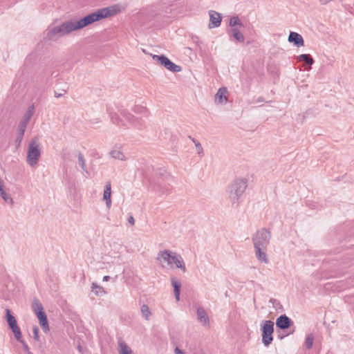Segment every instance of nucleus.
<instances>
[{
	"mask_svg": "<svg viewBox=\"0 0 354 354\" xmlns=\"http://www.w3.org/2000/svg\"><path fill=\"white\" fill-rule=\"evenodd\" d=\"M85 27L86 26L84 17L79 19H72L60 24L49 26L46 31V37L48 40L55 41L73 31L81 30Z\"/></svg>",
	"mask_w": 354,
	"mask_h": 354,
	"instance_id": "f257e3e1",
	"label": "nucleus"
},
{
	"mask_svg": "<svg viewBox=\"0 0 354 354\" xmlns=\"http://www.w3.org/2000/svg\"><path fill=\"white\" fill-rule=\"evenodd\" d=\"M248 187L247 178L239 176L233 179L227 185L225 194L232 207H237Z\"/></svg>",
	"mask_w": 354,
	"mask_h": 354,
	"instance_id": "f03ea898",
	"label": "nucleus"
},
{
	"mask_svg": "<svg viewBox=\"0 0 354 354\" xmlns=\"http://www.w3.org/2000/svg\"><path fill=\"white\" fill-rule=\"evenodd\" d=\"M157 260L163 268L170 270L178 269L183 273L187 272L183 257L176 251L165 249L158 252Z\"/></svg>",
	"mask_w": 354,
	"mask_h": 354,
	"instance_id": "7ed1b4c3",
	"label": "nucleus"
},
{
	"mask_svg": "<svg viewBox=\"0 0 354 354\" xmlns=\"http://www.w3.org/2000/svg\"><path fill=\"white\" fill-rule=\"evenodd\" d=\"M126 10V6L117 3L97 10L84 17L86 26H88L96 21L115 17Z\"/></svg>",
	"mask_w": 354,
	"mask_h": 354,
	"instance_id": "20e7f679",
	"label": "nucleus"
},
{
	"mask_svg": "<svg viewBox=\"0 0 354 354\" xmlns=\"http://www.w3.org/2000/svg\"><path fill=\"white\" fill-rule=\"evenodd\" d=\"M126 10V6L117 3L97 10L84 17L86 26H88L96 21L115 17Z\"/></svg>",
	"mask_w": 354,
	"mask_h": 354,
	"instance_id": "39448f33",
	"label": "nucleus"
},
{
	"mask_svg": "<svg viewBox=\"0 0 354 354\" xmlns=\"http://www.w3.org/2000/svg\"><path fill=\"white\" fill-rule=\"evenodd\" d=\"M41 155V146L38 138L31 139L26 152V162L31 168H36Z\"/></svg>",
	"mask_w": 354,
	"mask_h": 354,
	"instance_id": "423d86ee",
	"label": "nucleus"
},
{
	"mask_svg": "<svg viewBox=\"0 0 354 354\" xmlns=\"http://www.w3.org/2000/svg\"><path fill=\"white\" fill-rule=\"evenodd\" d=\"M148 115V110L145 106L138 105L133 107L132 113L125 115L126 119L135 127L142 126V118Z\"/></svg>",
	"mask_w": 354,
	"mask_h": 354,
	"instance_id": "0eeeda50",
	"label": "nucleus"
},
{
	"mask_svg": "<svg viewBox=\"0 0 354 354\" xmlns=\"http://www.w3.org/2000/svg\"><path fill=\"white\" fill-rule=\"evenodd\" d=\"M230 33L234 39L239 43H243L245 37L242 32V29L244 28L243 23L238 16H233L230 18L229 21Z\"/></svg>",
	"mask_w": 354,
	"mask_h": 354,
	"instance_id": "6e6552de",
	"label": "nucleus"
},
{
	"mask_svg": "<svg viewBox=\"0 0 354 354\" xmlns=\"http://www.w3.org/2000/svg\"><path fill=\"white\" fill-rule=\"evenodd\" d=\"M270 237V232L266 229L257 231L252 238L254 248H268Z\"/></svg>",
	"mask_w": 354,
	"mask_h": 354,
	"instance_id": "1a4fd4ad",
	"label": "nucleus"
},
{
	"mask_svg": "<svg viewBox=\"0 0 354 354\" xmlns=\"http://www.w3.org/2000/svg\"><path fill=\"white\" fill-rule=\"evenodd\" d=\"M261 330L262 342L268 347L273 340L274 323L270 320L263 322Z\"/></svg>",
	"mask_w": 354,
	"mask_h": 354,
	"instance_id": "9d476101",
	"label": "nucleus"
},
{
	"mask_svg": "<svg viewBox=\"0 0 354 354\" xmlns=\"http://www.w3.org/2000/svg\"><path fill=\"white\" fill-rule=\"evenodd\" d=\"M153 60L157 63L163 66L168 71L177 73L181 71V67L178 65H176L174 62H172L168 57L165 56L164 55H152Z\"/></svg>",
	"mask_w": 354,
	"mask_h": 354,
	"instance_id": "9b49d317",
	"label": "nucleus"
},
{
	"mask_svg": "<svg viewBox=\"0 0 354 354\" xmlns=\"http://www.w3.org/2000/svg\"><path fill=\"white\" fill-rule=\"evenodd\" d=\"M6 319L9 327L14 333L16 339L17 341H21V332L20 328L18 326L16 319L11 314L10 310L9 309L6 310Z\"/></svg>",
	"mask_w": 354,
	"mask_h": 354,
	"instance_id": "f8f14e48",
	"label": "nucleus"
},
{
	"mask_svg": "<svg viewBox=\"0 0 354 354\" xmlns=\"http://www.w3.org/2000/svg\"><path fill=\"white\" fill-rule=\"evenodd\" d=\"M109 156L115 160L125 162L128 160L129 158L124 153L123 146L118 144L111 148L109 151Z\"/></svg>",
	"mask_w": 354,
	"mask_h": 354,
	"instance_id": "ddd939ff",
	"label": "nucleus"
},
{
	"mask_svg": "<svg viewBox=\"0 0 354 354\" xmlns=\"http://www.w3.org/2000/svg\"><path fill=\"white\" fill-rule=\"evenodd\" d=\"M229 98V91L226 87L220 88L214 95V102L217 105H225Z\"/></svg>",
	"mask_w": 354,
	"mask_h": 354,
	"instance_id": "4468645a",
	"label": "nucleus"
},
{
	"mask_svg": "<svg viewBox=\"0 0 354 354\" xmlns=\"http://www.w3.org/2000/svg\"><path fill=\"white\" fill-rule=\"evenodd\" d=\"M208 13L209 17V28L211 29L219 27L222 21L221 14L214 10H209Z\"/></svg>",
	"mask_w": 354,
	"mask_h": 354,
	"instance_id": "2eb2a0df",
	"label": "nucleus"
},
{
	"mask_svg": "<svg viewBox=\"0 0 354 354\" xmlns=\"http://www.w3.org/2000/svg\"><path fill=\"white\" fill-rule=\"evenodd\" d=\"M288 41L290 44H292L296 47H302L304 46V40L302 36L296 32H290L289 36L288 37Z\"/></svg>",
	"mask_w": 354,
	"mask_h": 354,
	"instance_id": "dca6fc26",
	"label": "nucleus"
},
{
	"mask_svg": "<svg viewBox=\"0 0 354 354\" xmlns=\"http://www.w3.org/2000/svg\"><path fill=\"white\" fill-rule=\"evenodd\" d=\"M255 256L257 260L264 264L269 263V259L267 254L268 248H254Z\"/></svg>",
	"mask_w": 354,
	"mask_h": 354,
	"instance_id": "f3484780",
	"label": "nucleus"
},
{
	"mask_svg": "<svg viewBox=\"0 0 354 354\" xmlns=\"http://www.w3.org/2000/svg\"><path fill=\"white\" fill-rule=\"evenodd\" d=\"M102 200L105 202L106 208L110 209L112 205L111 185L110 183H107L104 187Z\"/></svg>",
	"mask_w": 354,
	"mask_h": 354,
	"instance_id": "a211bd4d",
	"label": "nucleus"
},
{
	"mask_svg": "<svg viewBox=\"0 0 354 354\" xmlns=\"http://www.w3.org/2000/svg\"><path fill=\"white\" fill-rule=\"evenodd\" d=\"M198 322L204 326H209V317L203 308L198 307L196 310Z\"/></svg>",
	"mask_w": 354,
	"mask_h": 354,
	"instance_id": "6ab92c4d",
	"label": "nucleus"
},
{
	"mask_svg": "<svg viewBox=\"0 0 354 354\" xmlns=\"http://www.w3.org/2000/svg\"><path fill=\"white\" fill-rule=\"evenodd\" d=\"M297 59L299 62H304L305 64L304 65V69L306 71H310L311 69V66L314 63V60L313 57L309 54H301L297 57Z\"/></svg>",
	"mask_w": 354,
	"mask_h": 354,
	"instance_id": "aec40b11",
	"label": "nucleus"
},
{
	"mask_svg": "<svg viewBox=\"0 0 354 354\" xmlns=\"http://www.w3.org/2000/svg\"><path fill=\"white\" fill-rule=\"evenodd\" d=\"M37 319H39V322L40 326H41L44 333H48L50 330L49 325L47 320V317L46 313L44 311L42 313L35 314Z\"/></svg>",
	"mask_w": 354,
	"mask_h": 354,
	"instance_id": "412c9836",
	"label": "nucleus"
},
{
	"mask_svg": "<svg viewBox=\"0 0 354 354\" xmlns=\"http://www.w3.org/2000/svg\"><path fill=\"white\" fill-rule=\"evenodd\" d=\"M276 325L281 329H286L290 325V319L286 315H281L277 319Z\"/></svg>",
	"mask_w": 354,
	"mask_h": 354,
	"instance_id": "4be33fe9",
	"label": "nucleus"
},
{
	"mask_svg": "<svg viewBox=\"0 0 354 354\" xmlns=\"http://www.w3.org/2000/svg\"><path fill=\"white\" fill-rule=\"evenodd\" d=\"M119 354H133L131 348L122 339L118 341Z\"/></svg>",
	"mask_w": 354,
	"mask_h": 354,
	"instance_id": "5701e85b",
	"label": "nucleus"
},
{
	"mask_svg": "<svg viewBox=\"0 0 354 354\" xmlns=\"http://www.w3.org/2000/svg\"><path fill=\"white\" fill-rule=\"evenodd\" d=\"M91 288V291L97 297H101L106 294L105 289L95 282L92 283Z\"/></svg>",
	"mask_w": 354,
	"mask_h": 354,
	"instance_id": "b1692460",
	"label": "nucleus"
},
{
	"mask_svg": "<svg viewBox=\"0 0 354 354\" xmlns=\"http://www.w3.org/2000/svg\"><path fill=\"white\" fill-rule=\"evenodd\" d=\"M140 313L142 318L148 321L152 316V312L147 304H142L140 307Z\"/></svg>",
	"mask_w": 354,
	"mask_h": 354,
	"instance_id": "393cba45",
	"label": "nucleus"
},
{
	"mask_svg": "<svg viewBox=\"0 0 354 354\" xmlns=\"http://www.w3.org/2000/svg\"><path fill=\"white\" fill-rule=\"evenodd\" d=\"M171 284L174 288L175 298H176V301H178L180 300V292L181 284L178 280H176L175 279H171Z\"/></svg>",
	"mask_w": 354,
	"mask_h": 354,
	"instance_id": "a878e982",
	"label": "nucleus"
},
{
	"mask_svg": "<svg viewBox=\"0 0 354 354\" xmlns=\"http://www.w3.org/2000/svg\"><path fill=\"white\" fill-rule=\"evenodd\" d=\"M0 197L3 201L8 205H12L14 204V200L10 193H8L5 189L1 192Z\"/></svg>",
	"mask_w": 354,
	"mask_h": 354,
	"instance_id": "bb28decb",
	"label": "nucleus"
},
{
	"mask_svg": "<svg viewBox=\"0 0 354 354\" xmlns=\"http://www.w3.org/2000/svg\"><path fill=\"white\" fill-rule=\"evenodd\" d=\"M32 308L35 314H38L44 311L42 304L35 299L32 304Z\"/></svg>",
	"mask_w": 354,
	"mask_h": 354,
	"instance_id": "cd10ccee",
	"label": "nucleus"
},
{
	"mask_svg": "<svg viewBox=\"0 0 354 354\" xmlns=\"http://www.w3.org/2000/svg\"><path fill=\"white\" fill-rule=\"evenodd\" d=\"M33 113H34V106L32 105L28 108L27 111L24 113L23 118L30 120V119L32 116Z\"/></svg>",
	"mask_w": 354,
	"mask_h": 354,
	"instance_id": "c85d7f7f",
	"label": "nucleus"
},
{
	"mask_svg": "<svg viewBox=\"0 0 354 354\" xmlns=\"http://www.w3.org/2000/svg\"><path fill=\"white\" fill-rule=\"evenodd\" d=\"M313 340H314V336L313 334H309L307 335L306 340H305V344L308 348H310L313 346Z\"/></svg>",
	"mask_w": 354,
	"mask_h": 354,
	"instance_id": "c756f323",
	"label": "nucleus"
},
{
	"mask_svg": "<svg viewBox=\"0 0 354 354\" xmlns=\"http://www.w3.org/2000/svg\"><path fill=\"white\" fill-rule=\"evenodd\" d=\"M78 164L84 171H86V165L84 156L82 154L78 156Z\"/></svg>",
	"mask_w": 354,
	"mask_h": 354,
	"instance_id": "7c9ffc66",
	"label": "nucleus"
},
{
	"mask_svg": "<svg viewBox=\"0 0 354 354\" xmlns=\"http://www.w3.org/2000/svg\"><path fill=\"white\" fill-rule=\"evenodd\" d=\"M26 129V127L22 126L19 124V127H18L19 135H18L17 139L19 140V142L22 140V138L25 133Z\"/></svg>",
	"mask_w": 354,
	"mask_h": 354,
	"instance_id": "2f4dec72",
	"label": "nucleus"
},
{
	"mask_svg": "<svg viewBox=\"0 0 354 354\" xmlns=\"http://www.w3.org/2000/svg\"><path fill=\"white\" fill-rule=\"evenodd\" d=\"M33 335H34V339L37 341L39 340V328L37 326H35L32 329Z\"/></svg>",
	"mask_w": 354,
	"mask_h": 354,
	"instance_id": "473e14b6",
	"label": "nucleus"
},
{
	"mask_svg": "<svg viewBox=\"0 0 354 354\" xmlns=\"http://www.w3.org/2000/svg\"><path fill=\"white\" fill-rule=\"evenodd\" d=\"M20 343H21L22 346H23V348L26 351V352H28L29 351V348H28V346L27 345V344L22 339V335L21 336V341H19Z\"/></svg>",
	"mask_w": 354,
	"mask_h": 354,
	"instance_id": "72a5a7b5",
	"label": "nucleus"
},
{
	"mask_svg": "<svg viewBox=\"0 0 354 354\" xmlns=\"http://www.w3.org/2000/svg\"><path fill=\"white\" fill-rule=\"evenodd\" d=\"M196 147L197 149L198 153H201L203 151V148L199 142H195Z\"/></svg>",
	"mask_w": 354,
	"mask_h": 354,
	"instance_id": "f704fd0d",
	"label": "nucleus"
},
{
	"mask_svg": "<svg viewBox=\"0 0 354 354\" xmlns=\"http://www.w3.org/2000/svg\"><path fill=\"white\" fill-rule=\"evenodd\" d=\"M29 122V120H26L24 118H22V120H21V122H19V124L22 125V126H24V127H27L28 124Z\"/></svg>",
	"mask_w": 354,
	"mask_h": 354,
	"instance_id": "c9c22d12",
	"label": "nucleus"
},
{
	"mask_svg": "<svg viewBox=\"0 0 354 354\" xmlns=\"http://www.w3.org/2000/svg\"><path fill=\"white\" fill-rule=\"evenodd\" d=\"M128 222L131 225H135V219L133 218V216H130L129 218H128Z\"/></svg>",
	"mask_w": 354,
	"mask_h": 354,
	"instance_id": "e433bc0d",
	"label": "nucleus"
},
{
	"mask_svg": "<svg viewBox=\"0 0 354 354\" xmlns=\"http://www.w3.org/2000/svg\"><path fill=\"white\" fill-rule=\"evenodd\" d=\"M321 5H326L333 0H318Z\"/></svg>",
	"mask_w": 354,
	"mask_h": 354,
	"instance_id": "4c0bfd02",
	"label": "nucleus"
},
{
	"mask_svg": "<svg viewBox=\"0 0 354 354\" xmlns=\"http://www.w3.org/2000/svg\"><path fill=\"white\" fill-rule=\"evenodd\" d=\"M174 353H175V354H185L181 349H180L178 347H176L174 349Z\"/></svg>",
	"mask_w": 354,
	"mask_h": 354,
	"instance_id": "58836bf2",
	"label": "nucleus"
},
{
	"mask_svg": "<svg viewBox=\"0 0 354 354\" xmlns=\"http://www.w3.org/2000/svg\"><path fill=\"white\" fill-rule=\"evenodd\" d=\"M109 279H110V277H109V276H104V277H103L102 281H108Z\"/></svg>",
	"mask_w": 354,
	"mask_h": 354,
	"instance_id": "ea45409f",
	"label": "nucleus"
}]
</instances>
